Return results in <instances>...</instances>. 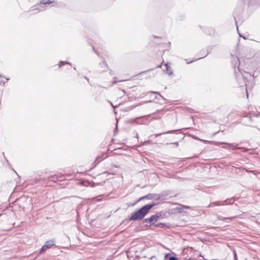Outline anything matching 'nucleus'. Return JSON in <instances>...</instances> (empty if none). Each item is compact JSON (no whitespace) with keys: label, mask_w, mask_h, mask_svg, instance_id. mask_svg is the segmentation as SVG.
<instances>
[{"label":"nucleus","mask_w":260,"mask_h":260,"mask_svg":"<svg viewBox=\"0 0 260 260\" xmlns=\"http://www.w3.org/2000/svg\"><path fill=\"white\" fill-rule=\"evenodd\" d=\"M232 63L233 68L234 70V74L236 80L240 85V86H246L247 96L248 97V90L249 89V82L247 80L249 77L252 76L253 78L255 77L254 73L251 74V73L242 71L239 68L240 60L238 57L233 56V59L232 60ZM256 76H255L256 77Z\"/></svg>","instance_id":"obj_1"},{"label":"nucleus","mask_w":260,"mask_h":260,"mask_svg":"<svg viewBox=\"0 0 260 260\" xmlns=\"http://www.w3.org/2000/svg\"><path fill=\"white\" fill-rule=\"evenodd\" d=\"M155 205H156L155 203L144 205L139 210L132 212L131 214L129 219L131 221H136L142 219L149 212V211Z\"/></svg>","instance_id":"obj_2"},{"label":"nucleus","mask_w":260,"mask_h":260,"mask_svg":"<svg viewBox=\"0 0 260 260\" xmlns=\"http://www.w3.org/2000/svg\"><path fill=\"white\" fill-rule=\"evenodd\" d=\"M234 200V198H231L230 199H227L223 201H216L212 202L208 206V207L231 205L233 203Z\"/></svg>","instance_id":"obj_3"},{"label":"nucleus","mask_w":260,"mask_h":260,"mask_svg":"<svg viewBox=\"0 0 260 260\" xmlns=\"http://www.w3.org/2000/svg\"><path fill=\"white\" fill-rule=\"evenodd\" d=\"M55 245V242L53 240H50L46 241L44 245L41 248L39 254L44 252L47 249L50 248L52 246Z\"/></svg>","instance_id":"obj_4"},{"label":"nucleus","mask_w":260,"mask_h":260,"mask_svg":"<svg viewBox=\"0 0 260 260\" xmlns=\"http://www.w3.org/2000/svg\"><path fill=\"white\" fill-rule=\"evenodd\" d=\"M148 116H144L142 117H137L135 119H132L130 121L132 123H136L137 124H145L146 120L148 119Z\"/></svg>","instance_id":"obj_5"},{"label":"nucleus","mask_w":260,"mask_h":260,"mask_svg":"<svg viewBox=\"0 0 260 260\" xmlns=\"http://www.w3.org/2000/svg\"><path fill=\"white\" fill-rule=\"evenodd\" d=\"M108 69V66L105 60L100 62L98 68V72L99 73H103L107 71Z\"/></svg>","instance_id":"obj_6"},{"label":"nucleus","mask_w":260,"mask_h":260,"mask_svg":"<svg viewBox=\"0 0 260 260\" xmlns=\"http://www.w3.org/2000/svg\"><path fill=\"white\" fill-rule=\"evenodd\" d=\"M54 3V0H42L40 2V5H38V7L36 9H33V10H38L37 12L42 11L43 10V9H41L40 8V7H41L42 5H49Z\"/></svg>","instance_id":"obj_7"},{"label":"nucleus","mask_w":260,"mask_h":260,"mask_svg":"<svg viewBox=\"0 0 260 260\" xmlns=\"http://www.w3.org/2000/svg\"><path fill=\"white\" fill-rule=\"evenodd\" d=\"M161 215L160 214H156L154 215H152L149 217L150 219V224L149 226L155 225V223L159 219Z\"/></svg>","instance_id":"obj_8"},{"label":"nucleus","mask_w":260,"mask_h":260,"mask_svg":"<svg viewBox=\"0 0 260 260\" xmlns=\"http://www.w3.org/2000/svg\"><path fill=\"white\" fill-rule=\"evenodd\" d=\"M223 144H224V145H228L229 146H231V147H232L233 149H241L242 150V151L243 152H246L248 151V149L244 148V147H237V145L235 144H234V143H225V142H223V143H222Z\"/></svg>","instance_id":"obj_9"},{"label":"nucleus","mask_w":260,"mask_h":260,"mask_svg":"<svg viewBox=\"0 0 260 260\" xmlns=\"http://www.w3.org/2000/svg\"><path fill=\"white\" fill-rule=\"evenodd\" d=\"M150 199V200H153V199L159 200L160 199V198L158 196V195H157V194L149 193V194H147L146 196L141 198L139 201H140L141 199Z\"/></svg>","instance_id":"obj_10"},{"label":"nucleus","mask_w":260,"mask_h":260,"mask_svg":"<svg viewBox=\"0 0 260 260\" xmlns=\"http://www.w3.org/2000/svg\"><path fill=\"white\" fill-rule=\"evenodd\" d=\"M64 177L62 175H53L49 177V180L53 181L54 182H56L58 180H61L62 179V178Z\"/></svg>","instance_id":"obj_11"},{"label":"nucleus","mask_w":260,"mask_h":260,"mask_svg":"<svg viewBox=\"0 0 260 260\" xmlns=\"http://www.w3.org/2000/svg\"><path fill=\"white\" fill-rule=\"evenodd\" d=\"M178 131H179V130H178V129H177V130H172V131H168V132H164V133H162L156 134H155V137H157L158 136H160L161 135L166 134L177 133V132H178Z\"/></svg>","instance_id":"obj_12"},{"label":"nucleus","mask_w":260,"mask_h":260,"mask_svg":"<svg viewBox=\"0 0 260 260\" xmlns=\"http://www.w3.org/2000/svg\"><path fill=\"white\" fill-rule=\"evenodd\" d=\"M165 66L166 67V71L167 74L169 75H171L173 74V72L171 70V67L168 66V63L165 64Z\"/></svg>","instance_id":"obj_13"},{"label":"nucleus","mask_w":260,"mask_h":260,"mask_svg":"<svg viewBox=\"0 0 260 260\" xmlns=\"http://www.w3.org/2000/svg\"><path fill=\"white\" fill-rule=\"evenodd\" d=\"M222 143V142H216V141H208V143H209L210 144H212V145H215L216 146H218L220 144H223Z\"/></svg>","instance_id":"obj_14"},{"label":"nucleus","mask_w":260,"mask_h":260,"mask_svg":"<svg viewBox=\"0 0 260 260\" xmlns=\"http://www.w3.org/2000/svg\"><path fill=\"white\" fill-rule=\"evenodd\" d=\"M66 64H70V65L71 64V63H70L69 62H67V61H60L59 64V66L61 67V66Z\"/></svg>","instance_id":"obj_15"},{"label":"nucleus","mask_w":260,"mask_h":260,"mask_svg":"<svg viewBox=\"0 0 260 260\" xmlns=\"http://www.w3.org/2000/svg\"><path fill=\"white\" fill-rule=\"evenodd\" d=\"M190 207L189 206H182L181 207L179 208V210H180V212L182 211V210H183L184 209H189Z\"/></svg>","instance_id":"obj_16"},{"label":"nucleus","mask_w":260,"mask_h":260,"mask_svg":"<svg viewBox=\"0 0 260 260\" xmlns=\"http://www.w3.org/2000/svg\"><path fill=\"white\" fill-rule=\"evenodd\" d=\"M155 225L156 227H161V226H165L166 224L164 223H157V224H155Z\"/></svg>","instance_id":"obj_17"},{"label":"nucleus","mask_w":260,"mask_h":260,"mask_svg":"<svg viewBox=\"0 0 260 260\" xmlns=\"http://www.w3.org/2000/svg\"><path fill=\"white\" fill-rule=\"evenodd\" d=\"M229 218H225V217H223L221 216H220V215H218L217 216V219L219 220H224V219H229Z\"/></svg>","instance_id":"obj_18"},{"label":"nucleus","mask_w":260,"mask_h":260,"mask_svg":"<svg viewBox=\"0 0 260 260\" xmlns=\"http://www.w3.org/2000/svg\"><path fill=\"white\" fill-rule=\"evenodd\" d=\"M196 139H198V140H199L203 142L204 143H208V141H207V140L200 139H198V138H196Z\"/></svg>","instance_id":"obj_19"},{"label":"nucleus","mask_w":260,"mask_h":260,"mask_svg":"<svg viewBox=\"0 0 260 260\" xmlns=\"http://www.w3.org/2000/svg\"><path fill=\"white\" fill-rule=\"evenodd\" d=\"M143 222H149L150 223V219L149 218H145L143 221Z\"/></svg>","instance_id":"obj_20"},{"label":"nucleus","mask_w":260,"mask_h":260,"mask_svg":"<svg viewBox=\"0 0 260 260\" xmlns=\"http://www.w3.org/2000/svg\"><path fill=\"white\" fill-rule=\"evenodd\" d=\"M143 222H149L150 223V219L149 218H145L143 221Z\"/></svg>","instance_id":"obj_21"},{"label":"nucleus","mask_w":260,"mask_h":260,"mask_svg":"<svg viewBox=\"0 0 260 260\" xmlns=\"http://www.w3.org/2000/svg\"><path fill=\"white\" fill-rule=\"evenodd\" d=\"M207 54H205L204 56H202V57H200V58H198L194 60H198V59H200L203 58H204V57H206V56H207Z\"/></svg>","instance_id":"obj_22"},{"label":"nucleus","mask_w":260,"mask_h":260,"mask_svg":"<svg viewBox=\"0 0 260 260\" xmlns=\"http://www.w3.org/2000/svg\"><path fill=\"white\" fill-rule=\"evenodd\" d=\"M234 260H238L236 253L234 252Z\"/></svg>","instance_id":"obj_23"},{"label":"nucleus","mask_w":260,"mask_h":260,"mask_svg":"<svg viewBox=\"0 0 260 260\" xmlns=\"http://www.w3.org/2000/svg\"><path fill=\"white\" fill-rule=\"evenodd\" d=\"M171 144H174V145H176V146H178V142H174V143H171Z\"/></svg>","instance_id":"obj_24"},{"label":"nucleus","mask_w":260,"mask_h":260,"mask_svg":"<svg viewBox=\"0 0 260 260\" xmlns=\"http://www.w3.org/2000/svg\"><path fill=\"white\" fill-rule=\"evenodd\" d=\"M92 48H93V50H94V51L98 54V56H99V53L94 49V48L93 47H92Z\"/></svg>","instance_id":"obj_25"},{"label":"nucleus","mask_w":260,"mask_h":260,"mask_svg":"<svg viewBox=\"0 0 260 260\" xmlns=\"http://www.w3.org/2000/svg\"><path fill=\"white\" fill-rule=\"evenodd\" d=\"M100 159L99 157H97L96 159L95 160V161H97V163L98 164L100 161Z\"/></svg>","instance_id":"obj_26"},{"label":"nucleus","mask_w":260,"mask_h":260,"mask_svg":"<svg viewBox=\"0 0 260 260\" xmlns=\"http://www.w3.org/2000/svg\"><path fill=\"white\" fill-rule=\"evenodd\" d=\"M245 117H246L248 118L249 119V120H251V117L250 116L249 117H248L247 116H245Z\"/></svg>","instance_id":"obj_27"},{"label":"nucleus","mask_w":260,"mask_h":260,"mask_svg":"<svg viewBox=\"0 0 260 260\" xmlns=\"http://www.w3.org/2000/svg\"><path fill=\"white\" fill-rule=\"evenodd\" d=\"M150 70H149L146 71L142 72H141V73H140V74H143V73H146V72H148V71H150Z\"/></svg>","instance_id":"obj_28"},{"label":"nucleus","mask_w":260,"mask_h":260,"mask_svg":"<svg viewBox=\"0 0 260 260\" xmlns=\"http://www.w3.org/2000/svg\"><path fill=\"white\" fill-rule=\"evenodd\" d=\"M194 61V60H192V61H190V62H187V63H189L192 62H193V61Z\"/></svg>","instance_id":"obj_29"},{"label":"nucleus","mask_w":260,"mask_h":260,"mask_svg":"<svg viewBox=\"0 0 260 260\" xmlns=\"http://www.w3.org/2000/svg\"><path fill=\"white\" fill-rule=\"evenodd\" d=\"M161 64L157 66L156 68H160V67H161Z\"/></svg>","instance_id":"obj_30"},{"label":"nucleus","mask_w":260,"mask_h":260,"mask_svg":"<svg viewBox=\"0 0 260 260\" xmlns=\"http://www.w3.org/2000/svg\"><path fill=\"white\" fill-rule=\"evenodd\" d=\"M7 81L9 80V78H6Z\"/></svg>","instance_id":"obj_31"},{"label":"nucleus","mask_w":260,"mask_h":260,"mask_svg":"<svg viewBox=\"0 0 260 260\" xmlns=\"http://www.w3.org/2000/svg\"><path fill=\"white\" fill-rule=\"evenodd\" d=\"M1 77H4L2 75H0Z\"/></svg>","instance_id":"obj_32"},{"label":"nucleus","mask_w":260,"mask_h":260,"mask_svg":"<svg viewBox=\"0 0 260 260\" xmlns=\"http://www.w3.org/2000/svg\"><path fill=\"white\" fill-rule=\"evenodd\" d=\"M136 137L138 138V135L137 134Z\"/></svg>","instance_id":"obj_33"},{"label":"nucleus","mask_w":260,"mask_h":260,"mask_svg":"<svg viewBox=\"0 0 260 260\" xmlns=\"http://www.w3.org/2000/svg\"><path fill=\"white\" fill-rule=\"evenodd\" d=\"M257 2H260V0H256Z\"/></svg>","instance_id":"obj_34"}]
</instances>
